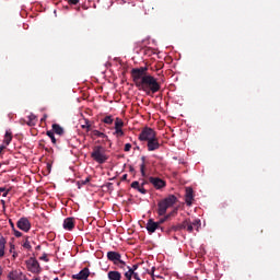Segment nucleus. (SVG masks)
I'll return each instance as SVG.
<instances>
[{
	"instance_id": "nucleus-1",
	"label": "nucleus",
	"mask_w": 280,
	"mask_h": 280,
	"mask_svg": "<svg viewBox=\"0 0 280 280\" xmlns=\"http://www.w3.org/2000/svg\"><path fill=\"white\" fill-rule=\"evenodd\" d=\"M162 89L161 83L155 79L154 75L145 74L142 79V90L147 95L156 94Z\"/></svg>"
},
{
	"instance_id": "nucleus-2",
	"label": "nucleus",
	"mask_w": 280,
	"mask_h": 280,
	"mask_svg": "<svg viewBox=\"0 0 280 280\" xmlns=\"http://www.w3.org/2000/svg\"><path fill=\"white\" fill-rule=\"evenodd\" d=\"M178 202V198L174 195H170L166 198L158 202V214L164 217L170 208H173Z\"/></svg>"
},
{
	"instance_id": "nucleus-3",
	"label": "nucleus",
	"mask_w": 280,
	"mask_h": 280,
	"mask_svg": "<svg viewBox=\"0 0 280 280\" xmlns=\"http://www.w3.org/2000/svg\"><path fill=\"white\" fill-rule=\"evenodd\" d=\"M147 70H148L147 67L131 69V78L133 80L136 88H138L139 90L142 89L143 79L147 77Z\"/></svg>"
},
{
	"instance_id": "nucleus-4",
	"label": "nucleus",
	"mask_w": 280,
	"mask_h": 280,
	"mask_svg": "<svg viewBox=\"0 0 280 280\" xmlns=\"http://www.w3.org/2000/svg\"><path fill=\"white\" fill-rule=\"evenodd\" d=\"M91 158L100 165H103L108 161V155L106 154V150L103 145H94Z\"/></svg>"
},
{
	"instance_id": "nucleus-5",
	"label": "nucleus",
	"mask_w": 280,
	"mask_h": 280,
	"mask_svg": "<svg viewBox=\"0 0 280 280\" xmlns=\"http://www.w3.org/2000/svg\"><path fill=\"white\" fill-rule=\"evenodd\" d=\"M156 132L154 131L153 128L150 127H144L142 128V131L139 135V140L142 142H149L155 137Z\"/></svg>"
},
{
	"instance_id": "nucleus-6",
	"label": "nucleus",
	"mask_w": 280,
	"mask_h": 280,
	"mask_svg": "<svg viewBox=\"0 0 280 280\" xmlns=\"http://www.w3.org/2000/svg\"><path fill=\"white\" fill-rule=\"evenodd\" d=\"M26 268L32 273H39L40 272V266L36 258L31 257L26 260Z\"/></svg>"
},
{
	"instance_id": "nucleus-7",
	"label": "nucleus",
	"mask_w": 280,
	"mask_h": 280,
	"mask_svg": "<svg viewBox=\"0 0 280 280\" xmlns=\"http://www.w3.org/2000/svg\"><path fill=\"white\" fill-rule=\"evenodd\" d=\"M147 148H148L149 152H153V151L160 150L161 143H160L159 138H158L156 135L152 138V140H150L147 143Z\"/></svg>"
},
{
	"instance_id": "nucleus-8",
	"label": "nucleus",
	"mask_w": 280,
	"mask_h": 280,
	"mask_svg": "<svg viewBox=\"0 0 280 280\" xmlns=\"http://www.w3.org/2000/svg\"><path fill=\"white\" fill-rule=\"evenodd\" d=\"M18 229L24 232H28L31 230V223L28 218L22 217L16 223Z\"/></svg>"
},
{
	"instance_id": "nucleus-9",
	"label": "nucleus",
	"mask_w": 280,
	"mask_h": 280,
	"mask_svg": "<svg viewBox=\"0 0 280 280\" xmlns=\"http://www.w3.org/2000/svg\"><path fill=\"white\" fill-rule=\"evenodd\" d=\"M149 183L152 184L156 190H161L166 186V182L160 177H149Z\"/></svg>"
},
{
	"instance_id": "nucleus-10",
	"label": "nucleus",
	"mask_w": 280,
	"mask_h": 280,
	"mask_svg": "<svg viewBox=\"0 0 280 280\" xmlns=\"http://www.w3.org/2000/svg\"><path fill=\"white\" fill-rule=\"evenodd\" d=\"M90 275H91L90 269L88 267H85L82 270H80L78 275H73L72 279H74V280H88Z\"/></svg>"
},
{
	"instance_id": "nucleus-11",
	"label": "nucleus",
	"mask_w": 280,
	"mask_h": 280,
	"mask_svg": "<svg viewBox=\"0 0 280 280\" xmlns=\"http://www.w3.org/2000/svg\"><path fill=\"white\" fill-rule=\"evenodd\" d=\"M107 258L114 265L119 266V258H121V254L118 252L110 250V252H107Z\"/></svg>"
},
{
	"instance_id": "nucleus-12",
	"label": "nucleus",
	"mask_w": 280,
	"mask_h": 280,
	"mask_svg": "<svg viewBox=\"0 0 280 280\" xmlns=\"http://www.w3.org/2000/svg\"><path fill=\"white\" fill-rule=\"evenodd\" d=\"M75 228V219L73 217H68L63 220V229L67 231H72Z\"/></svg>"
},
{
	"instance_id": "nucleus-13",
	"label": "nucleus",
	"mask_w": 280,
	"mask_h": 280,
	"mask_svg": "<svg viewBox=\"0 0 280 280\" xmlns=\"http://www.w3.org/2000/svg\"><path fill=\"white\" fill-rule=\"evenodd\" d=\"M147 230L149 234H154V232L159 229V223L154 222L153 218H150L148 223H147Z\"/></svg>"
},
{
	"instance_id": "nucleus-14",
	"label": "nucleus",
	"mask_w": 280,
	"mask_h": 280,
	"mask_svg": "<svg viewBox=\"0 0 280 280\" xmlns=\"http://www.w3.org/2000/svg\"><path fill=\"white\" fill-rule=\"evenodd\" d=\"M186 203L188 205V207H191L192 201H194V189L192 188H186Z\"/></svg>"
},
{
	"instance_id": "nucleus-15",
	"label": "nucleus",
	"mask_w": 280,
	"mask_h": 280,
	"mask_svg": "<svg viewBox=\"0 0 280 280\" xmlns=\"http://www.w3.org/2000/svg\"><path fill=\"white\" fill-rule=\"evenodd\" d=\"M108 280H121L122 275L118 270H109L107 273Z\"/></svg>"
},
{
	"instance_id": "nucleus-16",
	"label": "nucleus",
	"mask_w": 280,
	"mask_h": 280,
	"mask_svg": "<svg viewBox=\"0 0 280 280\" xmlns=\"http://www.w3.org/2000/svg\"><path fill=\"white\" fill-rule=\"evenodd\" d=\"M8 244L7 238H4L2 235L0 237V258H3L5 256V246Z\"/></svg>"
},
{
	"instance_id": "nucleus-17",
	"label": "nucleus",
	"mask_w": 280,
	"mask_h": 280,
	"mask_svg": "<svg viewBox=\"0 0 280 280\" xmlns=\"http://www.w3.org/2000/svg\"><path fill=\"white\" fill-rule=\"evenodd\" d=\"M22 271L19 270H11L8 275L9 280H21Z\"/></svg>"
},
{
	"instance_id": "nucleus-18",
	"label": "nucleus",
	"mask_w": 280,
	"mask_h": 280,
	"mask_svg": "<svg viewBox=\"0 0 280 280\" xmlns=\"http://www.w3.org/2000/svg\"><path fill=\"white\" fill-rule=\"evenodd\" d=\"M131 187H132V189H135L143 195L147 194V189L143 186H141L138 180H133L131 184Z\"/></svg>"
},
{
	"instance_id": "nucleus-19",
	"label": "nucleus",
	"mask_w": 280,
	"mask_h": 280,
	"mask_svg": "<svg viewBox=\"0 0 280 280\" xmlns=\"http://www.w3.org/2000/svg\"><path fill=\"white\" fill-rule=\"evenodd\" d=\"M51 128H52V131L55 133H57L59 137H62V135L65 133V129L60 125H58V124H54L51 126Z\"/></svg>"
},
{
	"instance_id": "nucleus-20",
	"label": "nucleus",
	"mask_w": 280,
	"mask_h": 280,
	"mask_svg": "<svg viewBox=\"0 0 280 280\" xmlns=\"http://www.w3.org/2000/svg\"><path fill=\"white\" fill-rule=\"evenodd\" d=\"M184 225H185V230H187L189 234H192V232H194V224H191V220L189 218L184 220Z\"/></svg>"
},
{
	"instance_id": "nucleus-21",
	"label": "nucleus",
	"mask_w": 280,
	"mask_h": 280,
	"mask_svg": "<svg viewBox=\"0 0 280 280\" xmlns=\"http://www.w3.org/2000/svg\"><path fill=\"white\" fill-rule=\"evenodd\" d=\"M13 136L11 131H7L3 138V143L9 147L10 143L12 142Z\"/></svg>"
},
{
	"instance_id": "nucleus-22",
	"label": "nucleus",
	"mask_w": 280,
	"mask_h": 280,
	"mask_svg": "<svg viewBox=\"0 0 280 280\" xmlns=\"http://www.w3.org/2000/svg\"><path fill=\"white\" fill-rule=\"evenodd\" d=\"M141 160H142V164L140 165V170H141L142 177H145L147 176V172H145V170H147V158H145V155H142Z\"/></svg>"
},
{
	"instance_id": "nucleus-23",
	"label": "nucleus",
	"mask_w": 280,
	"mask_h": 280,
	"mask_svg": "<svg viewBox=\"0 0 280 280\" xmlns=\"http://www.w3.org/2000/svg\"><path fill=\"white\" fill-rule=\"evenodd\" d=\"M27 125L28 126H34L36 125V119L37 117L34 114H31L30 116H27Z\"/></svg>"
},
{
	"instance_id": "nucleus-24",
	"label": "nucleus",
	"mask_w": 280,
	"mask_h": 280,
	"mask_svg": "<svg viewBox=\"0 0 280 280\" xmlns=\"http://www.w3.org/2000/svg\"><path fill=\"white\" fill-rule=\"evenodd\" d=\"M92 133H93L94 137H96V138L108 139V136H107V135H105L104 132L97 131V129H94V130L92 131Z\"/></svg>"
},
{
	"instance_id": "nucleus-25",
	"label": "nucleus",
	"mask_w": 280,
	"mask_h": 280,
	"mask_svg": "<svg viewBox=\"0 0 280 280\" xmlns=\"http://www.w3.org/2000/svg\"><path fill=\"white\" fill-rule=\"evenodd\" d=\"M91 180H92L91 177H86V179L79 180L78 184H77L78 188L81 189L82 186L88 185Z\"/></svg>"
},
{
	"instance_id": "nucleus-26",
	"label": "nucleus",
	"mask_w": 280,
	"mask_h": 280,
	"mask_svg": "<svg viewBox=\"0 0 280 280\" xmlns=\"http://www.w3.org/2000/svg\"><path fill=\"white\" fill-rule=\"evenodd\" d=\"M172 230L174 232L185 230V221H183L180 224L172 225Z\"/></svg>"
},
{
	"instance_id": "nucleus-27",
	"label": "nucleus",
	"mask_w": 280,
	"mask_h": 280,
	"mask_svg": "<svg viewBox=\"0 0 280 280\" xmlns=\"http://www.w3.org/2000/svg\"><path fill=\"white\" fill-rule=\"evenodd\" d=\"M124 128V121L121 118H116L115 120V130L116 129H122Z\"/></svg>"
},
{
	"instance_id": "nucleus-28",
	"label": "nucleus",
	"mask_w": 280,
	"mask_h": 280,
	"mask_svg": "<svg viewBox=\"0 0 280 280\" xmlns=\"http://www.w3.org/2000/svg\"><path fill=\"white\" fill-rule=\"evenodd\" d=\"M103 122L106 124V125H113V122H114L113 116H105L103 118Z\"/></svg>"
},
{
	"instance_id": "nucleus-29",
	"label": "nucleus",
	"mask_w": 280,
	"mask_h": 280,
	"mask_svg": "<svg viewBox=\"0 0 280 280\" xmlns=\"http://www.w3.org/2000/svg\"><path fill=\"white\" fill-rule=\"evenodd\" d=\"M47 137L51 140V142L54 143V145H56L57 140L55 138V132L54 131H47Z\"/></svg>"
},
{
	"instance_id": "nucleus-30",
	"label": "nucleus",
	"mask_w": 280,
	"mask_h": 280,
	"mask_svg": "<svg viewBox=\"0 0 280 280\" xmlns=\"http://www.w3.org/2000/svg\"><path fill=\"white\" fill-rule=\"evenodd\" d=\"M92 126L90 125V120L85 119V125H81V129H86V131H91Z\"/></svg>"
},
{
	"instance_id": "nucleus-31",
	"label": "nucleus",
	"mask_w": 280,
	"mask_h": 280,
	"mask_svg": "<svg viewBox=\"0 0 280 280\" xmlns=\"http://www.w3.org/2000/svg\"><path fill=\"white\" fill-rule=\"evenodd\" d=\"M22 246H23L24 248L28 249V250L32 248V245H31V243H30V237H26V238H25V241H24V243L22 244Z\"/></svg>"
},
{
	"instance_id": "nucleus-32",
	"label": "nucleus",
	"mask_w": 280,
	"mask_h": 280,
	"mask_svg": "<svg viewBox=\"0 0 280 280\" xmlns=\"http://www.w3.org/2000/svg\"><path fill=\"white\" fill-rule=\"evenodd\" d=\"M174 230H172V226H168V229H166L165 226H161V232H164V234L170 235Z\"/></svg>"
},
{
	"instance_id": "nucleus-33",
	"label": "nucleus",
	"mask_w": 280,
	"mask_h": 280,
	"mask_svg": "<svg viewBox=\"0 0 280 280\" xmlns=\"http://www.w3.org/2000/svg\"><path fill=\"white\" fill-rule=\"evenodd\" d=\"M117 136V138H121L124 137V129L122 128H119V129H115V133Z\"/></svg>"
},
{
	"instance_id": "nucleus-34",
	"label": "nucleus",
	"mask_w": 280,
	"mask_h": 280,
	"mask_svg": "<svg viewBox=\"0 0 280 280\" xmlns=\"http://www.w3.org/2000/svg\"><path fill=\"white\" fill-rule=\"evenodd\" d=\"M125 277L127 280H131V278L133 277V271L128 269V271H126L125 273Z\"/></svg>"
},
{
	"instance_id": "nucleus-35",
	"label": "nucleus",
	"mask_w": 280,
	"mask_h": 280,
	"mask_svg": "<svg viewBox=\"0 0 280 280\" xmlns=\"http://www.w3.org/2000/svg\"><path fill=\"white\" fill-rule=\"evenodd\" d=\"M164 222H165V218L164 217L160 218V220L156 222L159 230H162Z\"/></svg>"
},
{
	"instance_id": "nucleus-36",
	"label": "nucleus",
	"mask_w": 280,
	"mask_h": 280,
	"mask_svg": "<svg viewBox=\"0 0 280 280\" xmlns=\"http://www.w3.org/2000/svg\"><path fill=\"white\" fill-rule=\"evenodd\" d=\"M130 271H132V275L138 270L139 265H133L132 267H127Z\"/></svg>"
},
{
	"instance_id": "nucleus-37",
	"label": "nucleus",
	"mask_w": 280,
	"mask_h": 280,
	"mask_svg": "<svg viewBox=\"0 0 280 280\" xmlns=\"http://www.w3.org/2000/svg\"><path fill=\"white\" fill-rule=\"evenodd\" d=\"M191 225H192V229H194V228L199 229V226H200V220H195L194 222H191Z\"/></svg>"
},
{
	"instance_id": "nucleus-38",
	"label": "nucleus",
	"mask_w": 280,
	"mask_h": 280,
	"mask_svg": "<svg viewBox=\"0 0 280 280\" xmlns=\"http://www.w3.org/2000/svg\"><path fill=\"white\" fill-rule=\"evenodd\" d=\"M13 234L15 237H22L23 236V233L18 231L16 229L13 230Z\"/></svg>"
},
{
	"instance_id": "nucleus-39",
	"label": "nucleus",
	"mask_w": 280,
	"mask_h": 280,
	"mask_svg": "<svg viewBox=\"0 0 280 280\" xmlns=\"http://www.w3.org/2000/svg\"><path fill=\"white\" fill-rule=\"evenodd\" d=\"M80 0H68L69 5H78Z\"/></svg>"
},
{
	"instance_id": "nucleus-40",
	"label": "nucleus",
	"mask_w": 280,
	"mask_h": 280,
	"mask_svg": "<svg viewBox=\"0 0 280 280\" xmlns=\"http://www.w3.org/2000/svg\"><path fill=\"white\" fill-rule=\"evenodd\" d=\"M42 261L48 262L49 258L47 257V254L44 253L43 256L40 257Z\"/></svg>"
},
{
	"instance_id": "nucleus-41",
	"label": "nucleus",
	"mask_w": 280,
	"mask_h": 280,
	"mask_svg": "<svg viewBox=\"0 0 280 280\" xmlns=\"http://www.w3.org/2000/svg\"><path fill=\"white\" fill-rule=\"evenodd\" d=\"M118 266H119V268H124L126 266V261H124V260H121V258H119Z\"/></svg>"
},
{
	"instance_id": "nucleus-42",
	"label": "nucleus",
	"mask_w": 280,
	"mask_h": 280,
	"mask_svg": "<svg viewBox=\"0 0 280 280\" xmlns=\"http://www.w3.org/2000/svg\"><path fill=\"white\" fill-rule=\"evenodd\" d=\"M125 151H126V152L131 151V143H126V144H125Z\"/></svg>"
},
{
	"instance_id": "nucleus-43",
	"label": "nucleus",
	"mask_w": 280,
	"mask_h": 280,
	"mask_svg": "<svg viewBox=\"0 0 280 280\" xmlns=\"http://www.w3.org/2000/svg\"><path fill=\"white\" fill-rule=\"evenodd\" d=\"M132 277H133V280H141L140 277H139V273L137 271H135L132 273Z\"/></svg>"
},
{
	"instance_id": "nucleus-44",
	"label": "nucleus",
	"mask_w": 280,
	"mask_h": 280,
	"mask_svg": "<svg viewBox=\"0 0 280 280\" xmlns=\"http://www.w3.org/2000/svg\"><path fill=\"white\" fill-rule=\"evenodd\" d=\"M9 191H10L9 189L4 188V191H2V197L7 198Z\"/></svg>"
},
{
	"instance_id": "nucleus-45",
	"label": "nucleus",
	"mask_w": 280,
	"mask_h": 280,
	"mask_svg": "<svg viewBox=\"0 0 280 280\" xmlns=\"http://www.w3.org/2000/svg\"><path fill=\"white\" fill-rule=\"evenodd\" d=\"M171 217H172V213L164 215V222L168 221Z\"/></svg>"
},
{
	"instance_id": "nucleus-46",
	"label": "nucleus",
	"mask_w": 280,
	"mask_h": 280,
	"mask_svg": "<svg viewBox=\"0 0 280 280\" xmlns=\"http://www.w3.org/2000/svg\"><path fill=\"white\" fill-rule=\"evenodd\" d=\"M7 149V145L3 143L2 145H0V154H2V151Z\"/></svg>"
},
{
	"instance_id": "nucleus-47",
	"label": "nucleus",
	"mask_w": 280,
	"mask_h": 280,
	"mask_svg": "<svg viewBox=\"0 0 280 280\" xmlns=\"http://www.w3.org/2000/svg\"><path fill=\"white\" fill-rule=\"evenodd\" d=\"M10 224H11L12 231H14V230H15V226H14V223L12 222V220H10Z\"/></svg>"
},
{
	"instance_id": "nucleus-48",
	"label": "nucleus",
	"mask_w": 280,
	"mask_h": 280,
	"mask_svg": "<svg viewBox=\"0 0 280 280\" xmlns=\"http://www.w3.org/2000/svg\"><path fill=\"white\" fill-rule=\"evenodd\" d=\"M127 178H128V175L126 174V175H124V176L121 177V180H122V182H126Z\"/></svg>"
},
{
	"instance_id": "nucleus-49",
	"label": "nucleus",
	"mask_w": 280,
	"mask_h": 280,
	"mask_svg": "<svg viewBox=\"0 0 280 280\" xmlns=\"http://www.w3.org/2000/svg\"><path fill=\"white\" fill-rule=\"evenodd\" d=\"M3 191H5V188L4 187H0V196H1V194H3Z\"/></svg>"
},
{
	"instance_id": "nucleus-50",
	"label": "nucleus",
	"mask_w": 280,
	"mask_h": 280,
	"mask_svg": "<svg viewBox=\"0 0 280 280\" xmlns=\"http://www.w3.org/2000/svg\"><path fill=\"white\" fill-rule=\"evenodd\" d=\"M14 244H11V249H10V253L12 254L13 253V249H14Z\"/></svg>"
},
{
	"instance_id": "nucleus-51",
	"label": "nucleus",
	"mask_w": 280,
	"mask_h": 280,
	"mask_svg": "<svg viewBox=\"0 0 280 280\" xmlns=\"http://www.w3.org/2000/svg\"><path fill=\"white\" fill-rule=\"evenodd\" d=\"M2 273H3V268L0 266V280H1Z\"/></svg>"
},
{
	"instance_id": "nucleus-52",
	"label": "nucleus",
	"mask_w": 280,
	"mask_h": 280,
	"mask_svg": "<svg viewBox=\"0 0 280 280\" xmlns=\"http://www.w3.org/2000/svg\"><path fill=\"white\" fill-rule=\"evenodd\" d=\"M46 119H47V115H44L43 118H42V122L46 121Z\"/></svg>"
},
{
	"instance_id": "nucleus-53",
	"label": "nucleus",
	"mask_w": 280,
	"mask_h": 280,
	"mask_svg": "<svg viewBox=\"0 0 280 280\" xmlns=\"http://www.w3.org/2000/svg\"><path fill=\"white\" fill-rule=\"evenodd\" d=\"M129 172H130V173H135L136 171H135L133 167L130 166Z\"/></svg>"
},
{
	"instance_id": "nucleus-54",
	"label": "nucleus",
	"mask_w": 280,
	"mask_h": 280,
	"mask_svg": "<svg viewBox=\"0 0 280 280\" xmlns=\"http://www.w3.org/2000/svg\"><path fill=\"white\" fill-rule=\"evenodd\" d=\"M1 203H2V207L4 208V207H5V201H4V199L1 200Z\"/></svg>"
},
{
	"instance_id": "nucleus-55",
	"label": "nucleus",
	"mask_w": 280,
	"mask_h": 280,
	"mask_svg": "<svg viewBox=\"0 0 280 280\" xmlns=\"http://www.w3.org/2000/svg\"><path fill=\"white\" fill-rule=\"evenodd\" d=\"M40 248H42V246H40V245H37V246H36V249H37V250H38V249H40Z\"/></svg>"
},
{
	"instance_id": "nucleus-56",
	"label": "nucleus",
	"mask_w": 280,
	"mask_h": 280,
	"mask_svg": "<svg viewBox=\"0 0 280 280\" xmlns=\"http://www.w3.org/2000/svg\"><path fill=\"white\" fill-rule=\"evenodd\" d=\"M144 185H145V182H143L142 185H140V187H144Z\"/></svg>"
},
{
	"instance_id": "nucleus-57",
	"label": "nucleus",
	"mask_w": 280,
	"mask_h": 280,
	"mask_svg": "<svg viewBox=\"0 0 280 280\" xmlns=\"http://www.w3.org/2000/svg\"><path fill=\"white\" fill-rule=\"evenodd\" d=\"M174 213H177V210H175V211H173V212L171 213V214H172V217H173V214H174Z\"/></svg>"
},
{
	"instance_id": "nucleus-58",
	"label": "nucleus",
	"mask_w": 280,
	"mask_h": 280,
	"mask_svg": "<svg viewBox=\"0 0 280 280\" xmlns=\"http://www.w3.org/2000/svg\"><path fill=\"white\" fill-rule=\"evenodd\" d=\"M33 280H40V278H39V277H36V278H34Z\"/></svg>"
},
{
	"instance_id": "nucleus-59",
	"label": "nucleus",
	"mask_w": 280,
	"mask_h": 280,
	"mask_svg": "<svg viewBox=\"0 0 280 280\" xmlns=\"http://www.w3.org/2000/svg\"><path fill=\"white\" fill-rule=\"evenodd\" d=\"M128 7H135V4L128 3Z\"/></svg>"
},
{
	"instance_id": "nucleus-60",
	"label": "nucleus",
	"mask_w": 280,
	"mask_h": 280,
	"mask_svg": "<svg viewBox=\"0 0 280 280\" xmlns=\"http://www.w3.org/2000/svg\"><path fill=\"white\" fill-rule=\"evenodd\" d=\"M16 256H18V254L14 252V253H13V257H16Z\"/></svg>"
},
{
	"instance_id": "nucleus-61",
	"label": "nucleus",
	"mask_w": 280,
	"mask_h": 280,
	"mask_svg": "<svg viewBox=\"0 0 280 280\" xmlns=\"http://www.w3.org/2000/svg\"><path fill=\"white\" fill-rule=\"evenodd\" d=\"M54 280H59V278L57 277V278H55Z\"/></svg>"
}]
</instances>
